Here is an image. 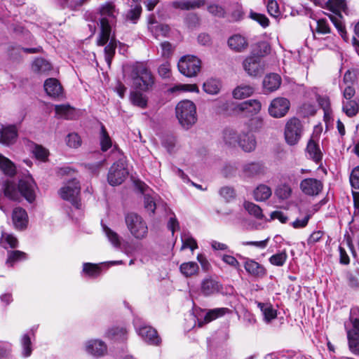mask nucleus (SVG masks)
Here are the masks:
<instances>
[{
    "instance_id": "obj_28",
    "label": "nucleus",
    "mask_w": 359,
    "mask_h": 359,
    "mask_svg": "<svg viewBox=\"0 0 359 359\" xmlns=\"http://www.w3.org/2000/svg\"><path fill=\"white\" fill-rule=\"evenodd\" d=\"M32 69L35 73L47 75L51 71L52 65L46 60L39 57L33 62Z\"/></svg>"
},
{
    "instance_id": "obj_57",
    "label": "nucleus",
    "mask_w": 359,
    "mask_h": 359,
    "mask_svg": "<svg viewBox=\"0 0 359 359\" xmlns=\"http://www.w3.org/2000/svg\"><path fill=\"white\" fill-rule=\"evenodd\" d=\"M142 13V6L137 4L135 5L133 8H132L127 14V18L133 21V22H136V21L139 19Z\"/></svg>"
},
{
    "instance_id": "obj_26",
    "label": "nucleus",
    "mask_w": 359,
    "mask_h": 359,
    "mask_svg": "<svg viewBox=\"0 0 359 359\" xmlns=\"http://www.w3.org/2000/svg\"><path fill=\"white\" fill-rule=\"evenodd\" d=\"M306 153L309 155V157L316 163H320L323 158V153L320 149V147L318 144L313 139H311L308 142L306 146Z\"/></svg>"
},
{
    "instance_id": "obj_9",
    "label": "nucleus",
    "mask_w": 359,
    "mask_h": 359,
    "mask_svg": "<svg viewBox=\"0 0 359 359\" xmlns=\"http://www.w3.org/2000/svg\"><path fill=\"white\" fill-rule=\"evenodd\" d=\"M179 71L187 77L197 75L201 67V60L194 55H185L180 58L177 64Z\"/></svg>"
},
{
    "instance_id": "obj_62",
    "label": "nucleus",
    "mask_w": 359,
    "mask_h": 359,
    "mask_svg": "<svg viewBox=\"0 0 359 359\" xmlns=\"http://www.w3.org/2000/svg\"><path fill=\"white\" fill-rule=\"evenodd\" d=\"M267 11L271 16L278 17L280 15V10L277 1L269 0L267 4Z\"/></svg>"
},
{
    "instance_id": "obj_20",
    "label": "nucleus",
    "mask_w": 359,
    "mask_h": 359,
    "mask_svg": "<svg viewBox=\"0 0 359 359\" xmlns=\"http://www.w3.org/2000/svg\"><path fill=\"white\" fill-rule=\"evenodd\" d=\"M255 137L250 133L242 132L238 146L245 152H251L256 148Z\"/></svg>"
},
{
    "instance_id": "obj_10",
    "label": "nucleus",
    "mask_w": 359,
    "mask_h": 359,
    "mask_svg": "<svg viewBox=\"0 0 359 359\" xmlns=\"http://www.w3.org/2000/svg\"><path fill=\"white\" fill-rule=\"evenodd\" d=\"M80 189L79 182L74 179L62 187L59 194L62 199L70 201L74 206L79 209L81 205L79 200Z\"/></svg>"
},
{
    "instance_id": "obj_58",
    "label": "nucleus",
    "mask_w": 359,
    "mask_h": 359,
    "mask_svg": "<svg viewBox=\"0 0 359 359\" xmlns=\"http://www.w3.org/2000/svg\"><path fill=\"white\" fill-rule=\"evenodd\" d=\"M83 271L90 276H97L100 273L99 267L90 263H85L83 267Z\"/></svg>"
},
{
    "instance_id": "obj_17",
    "label": "nucleus",
    "mask_w": 359,
    "mask_h": 359,
    "mask_svg": "<svg viewBox=\"0 0 359 359\" xmlns=\"http://www.w3.org/2000/svg\"><path fill=\"white\" fill-rule=\"evenodd\" d=\"M204 311H205L204 317L198 318V325L200 327L205 324H208L212 320L229 313L230 310L228 308H216L213 309L204 310Z\"/></svg>"
},
{
    "instance_id": "obj_27",
    "label": "nucleus",
    "mask_w": 359,
    "mask_h": 359,
    "mask_svg": "<svg viewBox=\"0 0 359 359\" xmlns=\"http://www.w3.org/2000/svg\"><path fill=\"white\" fill-rule=\"evenodd\" d=\"M229 46L236 52H242L248 47V41L245 38L240 34H235L228 40Z\"/></svg>"
},
{
    "instance_id": "obj_51",
    "label": "nucleus",
    "mask_w": 359,
    "mask_h": 359,
    "mask_svg": "<svg viewBox=\"0 0 359 359\" xmlns=\"http://www.w3.org/2000/svg\"><path fill=\"white\" fill-rule=\"evenodd\" d=\"M21 345L22 347V355L24 357L27 358L31 355L32 349V341L30 336L28 334H25L21 339Z\"/></svg>"
},
{
    "instance_id": "obj_35",
    "label": "nucleus",
    "mask_w": 359,
    "mask_h": 359,
    "mask_svg": "<svg viewBox=\"0 0 359 359\" xmlns=\"http://www.w3.org/2000/svg\"><path fill=\"white\" fill-rule=\"evenodd\" d=\"M257 306L262 311L264 320L266 322H270L271 320L276 318V310L273 308L271 304L259 302Z\"/></svg>"
},
{
    "instance_id": "obj_19",
    "label": "nucleus",
    "mask_w": 359,
    "mask_h": 359,
    "mask_svg": "<svg viewBox=\"0 0 359 359\" xmlns=\"http://www.w3.org/2000/svg\"><path fill=\"white\" fill-rule=\"evenodd\" d=\"M222 290V285L212 278H206L201 283V293L205 296H210L219 292Z\"/></svg>"
},
{
    "instance_id": "obj_23",
    "label": "nucleus",
    "mask_w": 359,
    "mask_h": 359,
    "mask_svg": "<svg viewBox=\"0 0 359 359\" xmlns=\"http://www.w3.org/2000/svg\"><path fill=\"white\" fill-rule=\"evenodd\" d=\"M12 219L15 227L18 229H25L28 223L27 214L21 208H16L13 210Z\"/></svg>"
},
{
    "instance_id": "obj_34",
    "label": "nucleus",
    "mask_w": 359,
    "mask_h": 359,
    "mask_svg": "<svg viewBox=\"0 0 359 359\" xmlns=\"http://www.w3.org/2000/svg\"><path fill=\"white\" fill-rule=\"evenodd\" d=\"M117 43L114 37H111L109 43L104 48V59L109 67L116 53Z\"/></svg>"
},
{
    "instance_id": "obj_59",
    "label": "nucleus",
    "mask_w": 359,
    "mask_h": 359,
    "mask_svg": "<svg viewBox=\"0 0 359 359\" xmlns=\"http://www.w3.org/2000/svg\"><path fill=\"white\" fill-rule=\"evenodd\" d=\"M250 18L252 20L257 21L263 27H266L269 25V20L268 18L264 14L257 13H251Z\"/></svg>"
},
{
    "instance_id": "obj_22",
    "label": "nucleus",
    "mask_w": 359,
    "mask_h": 359,
    "mask_svg": "<svg viewBox=\"0 0 359 359\" xmlns=\"http://www.w3.org/2000/svg\"><path fill=\"white\" fill-rule=\"evenodd\" d=\"M205 4V0H181L175 1L172 6L175 8L182 11H190L199 8Z\"/></svg>"
},
{
    "instance_id": "obj_21",
    "label": "nucleus",
    "mask_w": 359,
    "mask_h": 359,
    "mask_svg": "<svg viewBox=\"0 0 359 359\" xmlns=\"http://www.w3.org/2000/svg\"><path fill=\"white\" fill-rule=\"evenodd\" d=\"M44 89L48 96L58 97L62 94V87L54 78L47 79L44 82Z\"/></svg>"
},
{
    "instance_id": "obj_31",
    "label": "nucleus",
    "mask_w": 359,
    "mask_h": 359,
    "mask_svg": "<svg viewBox=\"0 0 359 359\" xmlns=\"http://www.w3.org/2000/svg\"><path fill=\"white\" fill-rule=\"evenodd\" d=\"M55 111L59 118L72 119L75 117V109L69 104L55 105Z\"/></svg>"
},
{
    "instance_id": "obj_45",
    "label": "nucleus",
    "mask_w": 359,
    "mask_h": 359,
    "mask_svg": "<svg viewBox=\"0 0 359 359\" xmlns=\"http://www.w3.org/2000/svg\"><path fill=\"white\" fill-rule=\"evenodd\" d=\"M168 92L171 93H177L180 92H199V89L198 86L196 84H177L171 88H170L168 90Z\"/></svg>"
},
{
    "instance_id": "obj_24",
    "label": "nucleus",
    "mask_w": 359,
    "mask_h": 359,
    "mask_svg": "<svg viewBox=\"0 0 359 359\" xmlns=\"http://www.w3.org/2000/svg\"><path fill=\"white\" fill-rule=\"evenodd\" d=\"M107 345L100 340H90L86 345V351L95 356L103 355L107 352Z\"/></svg>"
},
{
    "instance_id": "obj_36",
    "label": "nucleus",
    "mask_w": 359,
    "mask_h": 359,
    "mask_svg": "<svg viewBox=\"0 0 359 359\" xmlns=\"http://www.w3.org/2000/svg\"><path fill=\"white\" fill-rule=\"evenodd\" d=\"M180 270L184 276L191 277L198 273L199 267L196 262H189L182 263L180 266Z\"/></svg>"
},
{
    "instance_id": "obj_47",
    "label": "nucleus",
    "mask_w": 359,
    "mask_h": 359,
    "mask_svg": "<svg viewBox=\"0 0 359 359\" xmlns=\"http://www.w3.org/2000/svg\"><path fill=\"white\" fill-rule=\"evenodd\" d=\"M107 335L110 339L124 340L127 337V330L124 327H113L108 330Z\"/></svg>"
},
{
    "instance_id": "obj_40",
    "label": "nucleus",
    "mask_w": 359,
    "mask_h": 359,
    "mask_svg": "<svg viewBox=\"0 0 359 359\" xmlns=\"http://www.w3.org/2000/svg\"><path fill=\"white\" fill-rule=\"evenodd\" d=\"M100 143L102 151H107L112 146L111 139L103 125L101 126Z\"/></svg>"
},
{
    "instance_id": "obj_56",
    "label": "nucleus",
    "mask_w": 359,
    "mask_h": 359,
    "mask_svg": "<svg viewBox=\"0 0 359 359\" xmlns=\"http://www.w3.org/2000/svg\"><path fill=\"white\" fill-rule=\"evenodd\" d=\"M151 32L156 37L159 36H166L170 32V27L167 25L159 24L151 27Z\"/></svg>"
},
{
    "instance_id": "obj_37",
    "label": "nucleus",
    "mask_w": 359,
    "mask_h": 359,
    "mask_svg": "<svg viewBox=\"0 0 359 359\" xmlns=\"http://www.w3.org/2000/svg\"><path fill=\"white\" fill-rule=\"evenodd\" d=\"M0 170L5 175L13 176L15 174L14 164L6 157L0 154Z\"/></svg>"
},
{
    "instance_id": "obj_29",
    "label": "nucleus",
    "mask_w": 359,
    "mask_h": 359,
    "mask_svg": "<svg viewBox=\"0 0 359 359\" xmlns=\"http://www.w3.org/2000/svg\"><path fill=\"white\" fill-rule=\"evenodd\" d=\"M242 132H237L232 128H226L223 133V140L226 144L236 147L238 144Z\"/></svg>"
},
{
    "instance_id": "obj_33",
    "label": "nucleus",
    "mask_w": 359,
    "mask_h": 359,
    "mask_svg": "<svg viewBox=\"0 0 359 359\" xmlns=\"http://www.w3.org/2000/svg\"><path fill=\"white\" fill-rule=\"evenodd\" d=\"M130 100L133 105L141 109H145L147 106V97L137 90L130 92Z\"/></svg>"
},
{
    "instance_id": "obj_49",
    "label": "nucleus",
    "mask_w": 359,
    "mask_h": 359,
    "mask_svg": "<svg viewBox=\"0 0 359 359\" xmlns=\"http://www.w3.org/2000/svg\"><path fill=\"white\" fill-rule=\"evenodd\" d=\"M292 194V189L290 185L282 184L276 189V196L281 200L287 199Z\"/></svg>"
},
{
    "instance_id": "obj_44",
    "label": "nucleus",
    "mask_w": 359,
    "mask_h": 359,
    "mask_svg": "<svg viewBox=\"0 0 359 359\" xmlns=\"http://www.w3.org/2000/svg\"><path fill=\"white\" fill-rule=\"evenodd\" d=\"M103 231L107 237L109 241L116 248H118L121 245V237L118 234L111 230L106 225L102 224Z\"/></svg>"
},
{
    "instance_id": "obj_16",
    "label": "nucleus",
    "mask_w": 359,
    "mask_h": 359,
    "mask_svg": "<svg viewBox=\"0 0 359 359\" xmlns=\"http://www.w3.org/2000/svg\"><path fill=\"white\" fill-rule=\"evenodd\" d=\"M262 108L260 102L257 100H249L239 104L236 110L246 116H251L259 112Z\"/></svg>"
},
{
    "instance_id": "obj_48",
    "label": "nucleus",
    "mask_w": 359,
    "mask_h": 359,
    "mask_svg": "<svg viewBox=\"0 0 359 359\" xmlns=\"http://www.w3.org/2000/svg\"><path fill=\"white\" fill-rule=\"evenodd\" d=\"M244 207L250 215H253L257 219H260L263 218L264 215L262 210L257 205L252 202H245Z\"/></svg>"
},
{
    "instance_id": "obj_61",
    "label": "nucleus",
    "mask_w": 359,
    "mask_h": 359,
    "mask_svg": "<svg viewBox=\"0 0 359 359\" xmlns=\"http://www.w3.org/2000/svg\"><path fill=\"white\" fill-rule=\"evenodd\" d=\"M161 55L163 57L168 58L170 57L174 50V47L168 41H164L161 43Z\"/></svg>"
},
{
    "instance_id": "obj_3",
    "label": "nucleus",
    "mask_w": 359,
    "mask_h": 359,
    "mask_svg": "<svg viewBox=\"0 0 359 359\" xmlns=\"http://www.w3.org/2000/svg\"><path fill=\"white\" fill-rule=\"evenodd\" d=\"M129 78L132 86L142 91L149 90L154 83L151 72L144 64L141 62H137L131 67Z\"/></svg>"
},
{
    "instance_id": "obj_14",
    "label": "nucleus",
    "mask_w": 359,
    "mask_h": 359,
    "mask_svg": "<svg viewBox=\"0 0 359 359\" xmlns=\"http://www.w3.org/2000/svg\"><path fill=\"white\" fill-rule=\"evenodd\" d=\"M244 260L243 266L250 276L257 278H262L266 275V269L263 265L248 257H245Z\"/></svg>"
},
{
    "instance_id": "obj_53",
    "label": "nucleus",
    "mask_w": 359,
    "mask_h": 359,
    "mask_svg": "<svg viewBox=\"0 0 359 359\" xmlns=\"http://www.w3.org/2000/svg\"><path fill=\"white\" fill-rule=\"evenodd\" d=\"M32 151L36 158L41 161H46L49 155L48 151L39 144H35Z\"/></svg>"
},
{
    "instance_id": "obj_7",
    "label": "nucleus",
    "mask_w": 359,
    "mask_h": 359,
    "mask_svg": "<svg viewBox=\"0 0 359 359\" xmlns=\"http://www.w3.org/2000/svg\"><path fill=\"white\" fill-rule=\"evenodd\" d=\"M133 324L137 333L145 342L151 345H158L161 343V338L158 335L157 331L147 325L141 318L135 317Z\"/></svg>"
},
{
    "instance_id": "obj_52",
    "label": "nucleus",
    "mask_w": 359,
    "mask_h": 359,
    "mask_svg": "<svg viewBox=\"0 0 359 359\" xmlns=\"http://www.w3.org/2000/svg\"><path fill=\"white\" fill-rule=\"evenodd\" d=\"M287 259V255L285 252H281L275 255H273L269 258V262L274 266H282L285 263Z\"/></svg>"
},
{
    "instance_id": "obj_13",
    "label": "nucleus",
    "mask_w": 359,
    "mask_h": 359,
    "mask_svg": "<svg viewBox=\"0 0 359 359\" xmlns=\"http://www.w3.org/2000/svg\"><path fill=\"white\" fill-rule=\"evenodd\" d=\"M299 187L304 194L313 196L321 192L323 184L320 180L316 178H306L300 182Z\"/></svg>"
},
{
    "instance_id": "obj_30",
    "label": "nucleus",
    "mask_w": 359,
    "mask_h": 359,
    "mask_svg": "<svg viewBox=\"0 0 359 359\" xmlns=\"http://www.w3.org/2000/svg\"><path fill=\"white\" fill-rule=\"evenodd\" d=\"M221 88V81L215 78H210L207 79L203 85V90L210 95L218 94Z\"/></svg>"
},
{
    "instance_id": "obj_54",
    "label": "nucleus",
    "mask_w": 359,
    "mask_h": 359,
    "mask_svg": "<svg viewBox=\"0 0 359 359\" xmlns=\"http://www.w3.org/2000/svg\"><path fill=\"white\" fill-rule=\"evenodd\" d=\"M330 18L331 21L333 22V24L334 25V26L336 27V28L338 29L341 37L345 38L346 32L345 29V27L341 20V14L337 15V16L330 15Z\"/></svg>"
},
{
    "instance_id": "obj_32",
    "label": "nucleus",
    "mask_w": 359,
    "mask_h": 359,
    "mask_svg": "<svg viewBox=\"0 0 359 359\" xmlns=\"http://www.w3.org/2000/svg\"><path fill=\"white\" fill-rule=\"evenodd\" d=\"M254 93V88L249 85H241L237 86L232 93L235 99H244L252 95Z\"/></svg>"
},
{
    "instance_id": "obj_12",
    "label": "nucleus",
    "mask_w": 359,
    "mask_h": 359,
    "mask_svg": "<svg viewBox=\"0 0 359 359\" xmlns=\"http://www.w3.org/2000/svg\"><path fill=\"white\" fill-rule=\"evenodd\" d=\"M290 107V101L285 97L273 99L269 107V113L273 118H282L288 112Z\"/></svg>"
},
{
    "instance_id": "obj_8",
    "label": "nucleus",
    "mask_w": 359,
    "mask_h": 359,
    "mask_svg": "<svg viewBox=\"0 0 359 359\" xmlns=\"http://www.w3.org/2000/svg\"><path fill=\"white\" fill-rule=\"evenodd\" d=\"M303 133V126L300 120L293 117L289 119L285 127V139L290 145H295L300 140Z\"/></svg>"
},
{
    "instance_id": "obj_64",
    "label": "nucleus",
    "mask_w": 359,
    "mask_h": 359,
    "mask_svg": "<svg viewBox=\"0 0 359 359\" xmlns=\"http://www.w3.org/2000/svg\"><path fill=\"white\" fill-rule=\"evenodd\" d=\"M350 182L354 188H359V166L355 168L350 175Z\"/></svg>"
},
{
    "instance_id": "obj_5",
    "label": "nucleus",
    "mask_w": 359,
    "mask_h": 359,
    "mask_svg": "<svg viewBox=\"0 0 359 359\" xmlns=\"http://www.w3.org/2000/svg\"><path fill=\"white\" fill-rule=\"evenodd\" d=\"M176 117L184 129H189L197 121L196 107L190 100L180 102L175 107Z\"/></svg>"
},
{
    "instance_id": "obj_38",
    "label": "nucleus",
    "mask_w": 359,
    "mask_h": 359,
    "mask_svg": "<svg viewBox=\"0 0 359 359\" xmlns=\"http://www.w3.org/2000/svg\"><path fill=\"white\" fill-rule=\"evenodd\" d=\"M271 190L265 184L259 185L254 191V197L256 201H263L271 196Z\"/></svg>"
},
{
    "instance_id": "obj_46",
    "label": "nucleus",
    "mask_w": 359,
    "mask_h": 359,
    "mask_svg": "<svg viewBox=\"0 0 359 359\" xmlns=\"http://www.w3.org/2000/svg\"><path fill=\"white\" fill-rule=\"evenodd\" d=\"M328 6H330V10L336 14H338L341 11L348 14V8L345 0H329Z\"/></svg>"
},
{
    "instance_id": "obj_2",
    "label": "nucleus",
    "mask_w": 359,
    "mask_h": 359,
    "mask_svg": "<svg viewBox=\"0 0 359 359\" xmlns=\"http://www.w3.org/2000/svg\"><path fill=\"white\" fill-rule=\"evenodd\" d=\"M99 13L102 18L100 22V32L97 39V45L103 46L109 41L111 32V23L115 20L118 11L114 4L107 1L103 4L99 8Z\"/></svg>"
},
{
    "instance_id": "obj_43",
    "label": "nucleus",
    "mask_w": 359,
    "mask_h": 359,
    "mask_svg": "<svg viewBox=\"0 0 359 359\" xmlns=\"http://www.w3.org/2000/svg\"><path fill=\"white\" fill-rule=\"evenodd\" d=\"M27 259V255L20 250H10L8 252V258L6 264L11 266L16 262L25 260Z\"/></svg>"
},
{
    "instance_id": "obj_42",
    "label": "nucleus",
    "mask_w": 359,
    "mask_h": 359,
    "mask_svg": "<svg viewBox=\"0 0 359 359\" xmlns=\"http://www.w3.org/2000/svg\"><path fill=\"white\" fill-rule=\"evenodd\" d=\"M348 344L350 351L359 356V332L357 334L352 332L348 334Z\"/></svg>"
},
{
    "instance_id": "obj_63",
    "label": "nucleus",
    "mask_w": 359,
    "mask_h": 359,
    "mask_svg": "<svg viewBox=\"0 0 359 359\" xmlns=\"http://www.w3.org/2000/svg\"><path fill=\"white\" fill-rule=\"evenodd\" d=\"M208 11L210 13L217 17H224L225 15L224 9L217 4H211L208 6Z\"/></svg>"
},
{
    "instance_id": "obj_15",
    "label": "nucleus",
    "mask_w": 359,
    "mask_h": 359,
    "mask_svg": "<svg viewBox=\"0 0 359 359\" xmlns=\"http://www.w3.org/2000/svg\"><path fill=\"white\" fill-rule=\"evenodd\" d=\"M264 172L265 168L262 163L250 162L242 166L241 175L243 178H252L263 175Z\"/></svg>"
},
{
    "instance_id": "obj_6",
    "label": "nucleus",
    "mask_w": 359,
    "mask_h": 359,
    "mask_svg": "<svg viewBox=\"0 0 359 359\" xmlns=\"http://www.w3.org/2000/svg\"><path fill=\"white\" fill-rule=\"evenodd\" d=\"M125 222L130 234L137 240L147 236L148 226L145 220L135 212H128L125 215Z\"/></svg>"
},
{
    "instance_id": "obj_25",
    "label": "nucleus",
    "mask_w": 359,
    "mask_h": 359,
    "mask_svg": "<svg viewBox=\"0 0 359 359\" xmlns=\"http://www.w3.org/2000/svg\"><path fill=\"white\" fill-rule=\"evenodd\" d=\"M281 83L280 76L277 74L266 75L263 81V87L265 91L273 92L276 90Z\"/></svg>"
},
{
    "instance_id": "obj_4",
    "label": "nucleus",
    "mask_w": 359,
    "mask_h": 359,
    "mask_svg": "<svg viewBox=\"0 0 359 359\" xmlns=\"http://www.w3.org/2000/svg\"><path fill=\"white\" fill-rule=\"evenodd\" d=\"M257 47L260 49L258 55L252 53L247 57L243 62V67L247 74L250 76H261L264 72V64L262 62L261 57L267 54L270 50L269 46L265 42L257 43Z\"/></svg>"
},
{
    "instance_id": "obj_11",
    "label": "nucleus",
    "mask_w": 359,
    "mask_h": 359,
    "mask_svg": "<svg viewBox=\"0 0 359 359\" xmlns=\"http://www.w3.org/2000/svg\"><path fill=\"white\" fill-rule=\"evenodd\" d=\"M128 172L123 159H119L110 168L107 176L109 183L112 186L121 184L127 177Z\"/></svg>"
},
{
    "instance_id": "obj_41",
    "label": "nucleus",
    "mask_w": 359,
    "mask_h": 359,
    "mask_svg": "<svg viewBox=\"0 0 359 359\" xmlns=\"http://www.w3.org/2000/svg\"><path fill=\"white\" fill-rule=\"evenodd\" d=\"M343 111L349 117L355 116L359 111V104L355 100H346L343 102Z\"/></svg>"
},
{
    "instance_id": "obj_39",
    "label": "nucleus",
    "mask_w": 359,
    "mask_h": 359,
    "mask_svg": "<svg viewBox=\"0 0 359 359\" xmlns=\"http://www.w3.org/2000/svg\"><path fill=\"white\" fill-rule=\"evenodd\" d=\"M350 320L352 323L353 327L347 330V339H348V334L351 332L359 333V309L358 307H353L350 311Z\"/></svg>"
},
{
    "instance_id": "obj_55",
    "label": "nucleus",
    "mask_w": 359,
    "mask_h": 359,
    "mask_svg": "<svg viewBox=\"0 0 359 359\" xmlns=\"http://www.w3.org/2000/svg\"><path fill=\"white\" fill-rule=\"evenodd\" d=\"M67 144L72 148H77L81 144V140L76 133H69L66 137Z\"/></svg>"
},
{
    "instance_id": "obj_1",
    "label": "nucleus",
    "mask_w": 359,
    "mask_h": 359,
    "mask_svg": "<svg viewBox=\"0 0 359 359\" xmlns=\"http://www.w3.org/2000/svg\"><path fill=\"white\" fill-rule=\"evenodd\" d=\"M36 184L34 179L27 175L19 180L18 186L9 180L6 181L2 187L4 196L9 200L20 201L24 197L29 203H32L36 198Z\"/></svg>"
},
{
    "instance_id": "obj_60",
    "label": "nucleus",
    "mask_w": 359,
    "mask_h": 359,
    "mask_svg": "<svg viewBox=\"0 0 359 359\" xmlns=\"http://www.w3.org/2000/svg\"><path fill=\"white\" fill-rule=\"evenodd\" d=\"M182 245L181 247V250H184L186 248H189L192 251L198 248L196 241L190 236H184L182 238Z\"/></svg>"
},
{
    "instance_id": "obj_18",
    "label": "nucleus",
    "mask_w": 359,
    "mask_h": 359,
    "mask_svg": "<svg viewBox=\"0 0 359 359\" xmlns=\"http://www.w3.org/2000/svg\"><path fill=\"white\" fill-rule=\"evenodd\" d=\"M18 137V130L14 125L4 126L1 125L0 128V143L5 145L13 144Z\"/></svg>"
},
{
    "instance_id": "obj_50",
    "label": "nucleus",
    "mask_w": 359,
    "mask_h": 359,
    "mask_svg": "<svg viewBox=\"0 0 359 359\" xmlns=\"http://www.w3.org/2000/svg\"><path fill=\"white\" fill-rule=\"evenodd\" d=\"M0 243L4 248H7L6 245L11 248H15L18 247V241L15 237L12 234L6 233H2Z\"/></svg>"
}]
</instances>
